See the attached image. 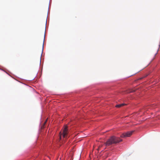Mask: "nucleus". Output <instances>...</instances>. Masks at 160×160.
Returning a JSON list of instances; mask_svg holds the SVG:
<instances>
[{
    "label": "nucleus",
    "instance_id": "nucleus-7",
    "mask_svg": "<svg viewBox=\"0 0 160 160\" xmlns=\"http://www.w3.org/2000/svg\"><path fill=\"white\" fill-rule=\"evenodd\" d=\"M44 40H43V44H44Z\"/></svg>",
    "mask_w": 160,
    "mask_h": 160
},
{
    "label": "nucleus",
    "instance_id": "nucleus-5",
    "mask_svg": "<svg viewBox=\"0 0 160 160\" xmlns=\"http://www.w3.org/2000/svg\"><path fill=\"white\" fill-rule=\"evenodd\" d=\"M135 90H131V91H130V92H135Z\"/></svg>",
    "mask_w": 160,
    "mask_h": 160
},
{
    "label": "nucleus",
    "instance_id": "nucleus-1",
    "mask_svg": "<svg viewBox=\"0 0 160 160\" xmlns=\"http://www.w3.org/2000/svg\"><path fill=\"white\" fill-rule=\"evenodd\" d=\"M122 141L120 138L113 136L111 137L105 143L106 146H109L113 144L118 143Z\"/></svg>",
    "mask_w": 160,
    "mask_h": 160
},
{
    "label": "nucleus",
    "instance_id": "nucleus-4",
    "mask_svg": "<svg viewBox=\"0 0 160 160\" xmlns=\"http://www.w3.org/2000/svg\"><path fill=\"white\" fill-rule=\"evenodd\" d=\"M125 105L124 104H120L117 105L116 106V107L117 108H119Z\"/></svg>",
    "mask_w": 160,
    "mask_h": 160
},
{
    "label": "nucleus",
    "instance_id": "nucleus-6",
    "mask_svg": "<svg viewBox=\"0 0 160 160\" xmlns=\"http://www.w3.org/2000/svg\"><path fill=\"white\" fill-rule=\"evenodd\" d=\"M47 121V120H46V121L45 122H44V125L45 124V123H46Z\"/></svg>",
    "mask_w": 160,
    "mask_h": 160
},
{
    "label": "nucleus",
    "instance_id": "nucleus-3",
    "mask_svg": "<svg viewBox=\"0 0 160 160\" xmlns=\"http://www.w3.org/2000/svg\"><path fill=\"white\" fill-rule=\"evenodd\" d=\"M133 132V131H131L130 132H128L126 133H123L121 135V137L122 138L129 137L132 134Z\"/></svg>",
    "mask_w": 160,
    "mask_h": 160
},
{
    "label": "nucleus",
    "instance_id": "nucleus-2",
    "mask_svg": "<svg viewBox=\"0 0 160 160\" xmlns=\"http://www.w3.org/2000/svg\"><path fill=\"white\" fill-rule=\"evenodd\" d=\"M68 133V127L67 125H65L63 130L62 132H60L59 133V137L60 140L61 139L62 136L64 138H67Z\"/></svg>",
    "mask_w": 160,
    "mask_h": 160
}]
</instances>
